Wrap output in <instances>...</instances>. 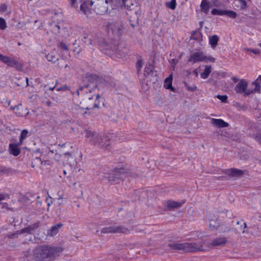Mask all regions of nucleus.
<instances>
[{"label": "nucleus", "instance_id": "1", "mask_svg": "<svg viewBox=\"0 0 261 261\" xmlns=\"http://www.w3.org/2000/svg\"><path fill=\"white\" fill-rule=\"evenodd\" d=\"M64 250V248L61 246L38 245L32 251V258L35 261H53L59 256Z\"/></svg>", "mask_w": 261, "mask_h": 261}, {"label": "nucleus", "instance_id": "2", "mask_svg": "<svg viewBox=\"0 0 261 261\" xmlns=\"http://www.w3.org/2000/svg\"><path fill=\"white\" fill-rule=\"evenodd\" d=\"M89 83V84H85L84 86H80L76 91L78 96H80V95L83 96V101L94 98L95 97V95H96L93 94V92H94L97 87V85L94 83H93V84L90 82Z\"/></svg>", "mask_w": 261, "mask_h": 261}, {"label": "nucleus", "instance_id": "3", "mask_svg": "<svg viewBox=\"0 0 261 261\" xmlns=\"http://www.w3.org/2000/svg\"><path fill=\"white\" fill-rule=\"evenodd\" d=\"M169 246L174 250H182L184 252H196L202 250V246L196 243H173Z\"/></svg>", "mask_w": 261, "mask_h": 261}, {"label": "nucleus", "instance_id": "4", "mask_svg": "<svg viewBox=\"0 0 261 261\" xmlns=\"http://www.w3.org/2000/svg\"><path fill=\"white\" fill-rule=\"evenodd\" d=\"M86 78L88 82L92 84L96 81H99L102 84L106 86L115 88L117 83L114 79L110 76H105L104 77H99L95 74H87Z\"/></svg>", "mask_w": 261, "mask_h": 261}, {"label": "nucleus", "instance_id": "5", "mask_svg": "<svg viewBox=\"0 0 261 261\" xmlns=\"http://www.w3.org/2000/svg\"><path fill=\"white\" fill-rule=\"evenodd\" d=\"M127 172L124 168H116L114 170L112 173H109L107 176L109 181L111 184H115L118 182L119 180L123 179L127 176Z\"/></svg>", "mask_w": 261, "mask_h": 261}, {"label": "nucleus", "instance_id": "6", "mask_svg": "<svg viewBox=\"0 0 261 261\" xmlns=\"http://www.w3.org/2000/svg\"><path fill=\"white\" fill-rule=\"evenodd\" d=\"M85 137L86 140L91 144L98 147V145H102L101 139L102 134H99L96 132L86 129L84 130Z\"/></svg>", "mask_w": 261, "mask_h": 261}, {"label": "nucleus", "instance_id": "7", "mask_svg": "<svg viewBox=\"0 0 261 261\" xmlns=\"http://www.w3.org/2000/svg\"><path fill=\"white\" fill-rule=\"evenodd\" d=\"M108 0H95L90 1V6L94 4V11L100 15H103L108 11Z\"/></svg>", "mask_w": 261, "mask_h": 261}, {"label": "nucleus", "instance_id": "8", "mask_svg": "<svg viewBox=\"0 0 261 261\" xmlns=\"http://www.w3.org/2000/svg\"><path fill=\"white\" fill-rule=\"evenodd\" d=\"M0 61L9 67L15 68L17 70L20 71L22 68V65L21 63L8 56L0 54Z\"/></svg>", "mask_w": 261, "mask_h": 261}, {"label": "nucleus", "instance_id": "9", "mask_svg": "<svg viewBox=\"0 0 261 261\" xmlns=\"http://www.w3.org/2000/svg\"><path fill=\"white\" fill-rule=\"evenodd\" d=\"M113 3H115L117 4H119L120 6L124 5V7L127 9V10L129 11L130 15H133L134 13L136 15V16L137 19L139 18V17L140 15V9L137 6L135 5L134 4H131V6L128 5V4H126V3H123L122 0H110Z\"/></svg>", "mask_w": 261, "mask_h": 261}, {"label": "nucleus", "instance_id": "10", "mask_svg": "<svg viewBox=\"0 0 261 261\" xmlns=\"http://www.w3.org/2000/svg\"><path fill=\"white\" fill-rule=\"evenodd\" d=\"M114 136L113 134H102L101 144L98 145V148H100L105 150H109L111 148V145L113 143V138Z\"/></svg>", "mask_w": 261, "mask_h": 261}, {"label": "nucleus", "instance_id": "11", "mask_svg": "<svg viewBox=\"0 0 261 261\" xmlns=\"http://www.w3.org/2000/svg\"><path fill=\"white\" fill-rule=\"evenodd\" d=\"M107 28L109 32H111L115 36H120L122 32V25L117 22H110L107 24Z\"/></svg>", "mask_w": 261, "mask_h": 261}, {"label": "nucleus", "instance_id": "12", "mask_svg": "<svg viewBox=\"0 0 261 261\" xmlns=\"http://www.w3.org/2000/svg\"><path fill=\"white\" fill-rule=\"evenodd\" d=\"M105 44V49L106 50L110 49V50H112L113 54H115L117 55H119L120 56H122L124 53H126V49L124 47L123 49H120V48L122 47L120 44H119L118 45H116L113 44H107L106 43H104Z\"/></svg>", "mask_w": 261, "mask_h": 261}, {"label": "nucleus", "instance_id": "13", "mask_svg": "<svg viewBox=\"0 0 261 261\" xmlns=\"http://www.w3.org/2000/svg\"><path fill=\"white\" fill-rule=\"evenodd\" d=\"M99 97V94H96L95 98L84 101L85 109L86 110H91L93 108H98L100 102L99 100H98Z\"/></svg>", "mask_w": 261, "mask_h": 261}, {"label": "nucleus", "instance_id": "14", "mask_svg": "<svg viewBox=\"0 0 261 261\" xmlns=\"http://www.w3.org/2000/svg\"><path fill=\"white\" fill-rule=\"evenodd\" d=\"M185 202V200H182L181 202H177L173 200H167L165 202L164 205L165 207L169 210H171L174 208H177L181 206V205Z\"/></svg>", "mask_w": 261, "mask_h": 261}, {"label": "nucleus", "instance_id": "15", "mask_svg": "<svg viewBox=\"0 0 261 261\" xmlns=\"http://www.w3.org/2000/svg\"><path fill=\"white\" fill-rule=\"evenodd\" d=\"M248 85V82L245 79H241L236 85L234 90L237 93L242 94L246 91Z\"/></svg>", "mask_w": 261, "mask_h": 261}, {"label": "nucleus", "instance_id": "16", "mask_svg": "<svg viewBox=\"0 0 261 261\" xmlns=\"http://www.w3.org/2000/svg\"><path fill=\"white\" fill-rule=\"evenodd\" d=\"M89 6H91L90 2L88 1L84 2L80 6L81 11L86 15L87 17H90L92 13V10L89 8Z\"/></svg>", "mask_w": 261, "mask_h": 261}, {"label": "nucleus", "instance_id": "17", "mask_svg": "<svg viewBox=\"0 0 261 261\" xmlns=\"http://www.w3.org/2000/svg\"><path fill=\"white\" fill-rule=\"evenodd\" d=\"M206 57L204 56L202 53L196 52L192 54L190 59H189V62H191L193 63H196L198 61H203L206 60Z\"/></svg>", "mask_w": 261, "mask_h": 261}, {"label": "nucleus", "instance_id": "18", "mask_svg": "<svg viewBox=\"0 0 261 261\" xmlns=\"http://www.w3.org/2000/svg\"><path fill=\"white\" fill-rule=\"evenodd\" d=\"M212 124L218 127L219 128H223L228 127L229 124L226 122H225L223 120L221 119H212Z\"/></svg>", "mask_w": 261, "mask_h": 261}, {"label": "nucleus", "instance_id": "19", "mask_svg": "<svg viewBox=\"0 0 261 261\" xmlns=\"http://www.w3.org/2000/svg\"><path fill=\"white\" fill-rule=\"evenodd\" d=\"M63 226V224L59 223L58 224L53 226L47 230V235L50 236H53L57 234L59 232V230Z\"/></svg>", "mask_w": 261, "mask_h": 261}, {"label": "nucleus", "instance_id": "20", "mask_svg": "<svg viewBox=\"0 0 261 261\" xmlns=\"http://www.w3.org/2000/svg\"><path fill=\"white\" fill-rule=\"evenodd\" d=\"M157 75L156 71L154 70V67L151 64H149L148 66H146L144 69V75L147 76L150 75L151 76H156Z\"/></svg>", "mask_w": 261, "mask_h": 261}, {"label": "nucleus", "instance_id": "21", "mask_svg": "<svg viewBox=\"0 0 261 261\" xmlns=\"http://www.w3.org/2000/svg\"><path fill=\"white\" fill-rule=\"evenodd\" d=\"M226 239L225 238H218L214 239L210 243V245L212 246H222L224 245L226 243Z\"/></svg>", "mask_w": 261, "mask_h": 261}, {"label": "nucleus", "instance_id": "22", "mask_svg": "<svg viewBox=\"0 0 261 261\" xmlns=\"http://www.w3.org/2000/svg\"><path fill=\"white\" fill-rule=\"evenodd\" d=\"M10 152L14 156L18 155L20 153V149L16 144H10L9 145Z\"/></svg>", "mask_w": 261, "mask_h": 261}, {"label": "nucleus", "instance_id": "23", "mask_svg": "<svg viewBox=\"0 0 261 261\" xmlns=\"http://www.w3.org/2000/svg\"><path fill=\"white\" fill-rule=\"evenodd\" d=\"M82 41L84 43V46L88 50H92L93 49L92 40L91 39L88 38L87 37L85 36L82 39Z\"/></svg>", "mask_w": 261, "mask_h": 261}, {"label": "nucleus", "instance_id": "24", "mask_svg": "<svg viewBox=\"0 0 261 261\" xmlns=\"http://www.w3.org/2000/svg\"><path fill=\"white\" fill-rule=\"evenodd\" d=\"M116 233L128 234L129 230L123 226H114V233Z\"/></svg>", "mask_w": 261, "mask_h": 261}, {"label": "nucleus", "instance_id": "25", "mask_svg": "<svg viewBox=\"0 0 261 261\" xmlns=\"http://www.w3.org/2000/svg\"><path fill=\"white\" fill-rule=\"evenodd\" d=\"M172 77L170 75L169 77H167L165 80L164 87L167 89H170L172 91L174 92L175 89L172 86Z\"/></svg>", "mask_w": 261, "mask_h": 261}, {"label": "nucleus", "instance_id": "26", "mask_svg": "<svg viewBox=\"0 0 261 261\" xmlns=\"http://www.w3.org/2000/svg\"><path fill=\"white\" fill-rule=\"evenodd\" d=\"M200 7L201 11L207 14L211 7L210 3L207 0H202L200 4Z\"/></svg>", "mask_w": 261, "mask_h": 261}, {"label": "nucleus", "instance_id": "27", "mask_svg": "<svg viewBox=\"0 0 261 261\" xmlns=\"http://www.w3.org/2000/svg\"><path fill=\"white\" fill-rule=\"evenodd\" d=\"M109 233H114V226L103 228L100 230V231L97 230L96 232V234L98 236H101L102 234Z\"/></svg>", "mask_w": 261, "mask_h": 261}, {"label": "nucleus", "instance_id": "28", "mask_svg": "<svg viewBox=\"0 0 261 261\" xmlns=\"http://www.w3.org/2000/svg\"><path fill=\"white\" fill-rule=\"evenodd\" d=\"M231 176H240L243 174L244 172L241 170L236 168H231L230 171H228L226 173Z\"/></svg>", "mask_w": 261, "mask_h": 261}, {"label": "nucleus", "instance_id": "29", "mask_svg": "<svg viewBox=\"0 0 261 261\" xmlns=\"http://www.w3.org/2000/svg\"><path fill=\"white\" fill-rule=\"evenodd\" d=\"M63 157L65 160L67 161V163L70 165H73L75 162V159L73 155L69 152H67L63 154Z\"/></svg>", "mask_w": 261, "mask_h": 261}, {"label": "nucleus", "instance_id": "30", "mask_svg": "<svg viewBox=\"0 0 261 261\" xmlns=\"http://www.w3.org/2000/svg\"><path fill=\"white\" fill-rule=\"evenodd\" d=\"M219 38L217 35H214L209 37V43L213 48H215L218 44Z\"/></svg>", "mask_w": 261, "mask_h": 261}, {"label": "nucleus", "instance_id": "31", "mask_svg": "<svg viewBox=\"0 0 261 261\" xmlns=\"http://www.w3.org/2000/svg\"><path fill=\"white\" fill-rule=\"evenodd\" d=\"M208 226L211 230L216 229L219 226V223L217 218L214 219H210L208 222Z\"/></svg>", "mask_w": 261, "mask_h": 261}, {"label": "nucleus", "instance_id": "32", "mask_svg": "<svg viewBox=\"0 0 261 261\" xmlns=\"http://www.w3.org/2000/svg\"><path fill=\"white\" fill-rule=\"evenodd\" d=\"M212 71V66L211 65H206L205 69L203 72L200 74V76L203 79L207 78Z\"/></svg>", "mask_w": 261, "mask_h": 261}, {"label": "nucleus", "instance_id": "33", "mask_svg": "<svg viewBox=\"0 0 261 261\" xmlns=\"http://www.w3.org/2000/svg\"><path fill=\"white\" fill-rule=\"evenodd\" d=\"M46 57L48 61L53 63H55L59 60V56L52 52L48 54Z\"/></svg>", "mask_w": 261, "mask_h": 261}, {"label": "nucleus", "instance_id": "34", "mask_svg": "<svg viewBox=\"0 0 261 261\" xmlns=\"http://www.w3.org/2000/svg\"><path fill=\"white\" fill-rule=\"evenodd\" d=\"M224 15L227 16L231 18H236L237 16V13L232 10H225Z\"/></svg>", "mask_w": 261, "mask_h": 261}, {"label": "nucleus", "instance_id": "35", "mask_svg": "<svg viewBox=\"0 0 261 261\" xmlns=\"http://www.w3.org/2000/svg\"><path fill=\"white\" fill-rule=\"evenodd\" d=\"M201 37L202 34L199 31H194L192 33L191 38L195 40H198Z\"/></svg>", "mask_w": 261, "mask_h": 261}, {"label": "nucleus", "instance_id": "36", "mask_svg": "<svg viewBox=\"0 0 261 261\" xmlns=\"http://www.w3.org/2000/svg\"><path fill=\"white\" fill-rule=\"evenodd\" d=\"M29 134V132L27 129H23L22 130L20 136L19 138V145L21 144L23 141L27 138L28 135Z\"/></svg>", "mask_w": 261, "mask_h": 261}, {"label": "nucleus", "instance_id": "37", "mask_svg": "<svg viewBox=\"0 0 261 261\" xmlns=\"http://www.w3.org/2000/svg\"><path fill=\"white\" fill-rule=\"evenodd\" d=\"M211 13L213 15H224L225 14V10H219L217 9H213Z\"/></svg>", "mask_w": 261, "mask_h": 261}, {"label": "nucleus", "instance_id": "38", "mask_svg": "<svg viewBox=\"0 0 261 261\" xmlns=\"http://www.w3.org/2000/svg\"><path fill=\"white\" fill-rule=\"evenodd\" d=\"M41 225V223L38 221L29 226L32 232L37 229Z\"/></svg>", "mask_w": 261, "mask_h": 261}, {"label": "nucleus", "instance_id": "39", "mask_svg": "<svg viewBox=\"0 0 261 261\" xmlns=\"http://www.w3.org/2000/svg\"><path fill=\"white\" fill-rule=\"evenodd\" d=\"M185 86L187 88V90L189 91L193 92L197 90V87L195 85L192 86H189L186 82H184Z\"/></svg>", "mask_w": 261, "mask_h": 261}, {"label": "nucleus", "instance_id": "40", "mask_svg": "<svg viewBox=\"0 0 261 261\" xmlns=\"http://www.w3.org/2000/svg\"><path fill=\"white\" fill-rule=\"evenodd\" d=\"M176 1H173V0H171V2H167L166 3V6L168 8L171 9V10H174L176 8Z\"/></svg>", "mask_w": 261, "mask_h": 261}, {"label": "nucleus", "instance_id": "41", "mask_svg": "<svg viewBox=\"0 0 261 261\" xmlns=\"http://www.w3.org/2000/svg\"><path fill=\"white\" fill-rule=\"evenodd\" d=\"M53 24H54V27L52 29V31L55 34L59 33L60 30V26L58 24H57L55 23H49V25H52Z\"/></svg>", "mask_w": 261, "mask_h": 261}, {"label": "nucleus", "instance_id": "42", "mask_svg": "<svg viewBox=\"0 0 261 261\" xmlns=\"http://www.w3.org/2000/svg\"><path fill=\"white\" fill-rule=\"evenodd\" d=\"M143 61L142 60L140 59L138 60L136 63V68L138 72H139L141 71V69L143 66Z\"/></svg>", "mask_w": 261, "mask_h": 261}, {"label": "nucleus", "instance_id": "43", "mask_svg": "<svg viewBox=\"0 0 261 261\" xmlns=\"http://www.w3.org/2000/svg\"><path fill=\"white\" fill-rule=\"evenodd\" d=\"M24 233L31 234L32 232L31 231L30 228L29 226L25 227L20 230L17 231V233L22 234V233Z\"/></svg>", "mask_w": 261, "mask_h": 261}, {"label": "nucleus", "instance_id": "44", "mask_svg": "<svg viewBox=\"0 0 261 261\" xmlns=\"http://www.w3.org/2000/svg\"><path fill=\"white\" fill-rule=\"evenodd\" d=\"M7 27L6 22L5 20L0 17V29L1 30H4Z\"/></svg>", "mask_w": 261, "mask_h": 261}, {"label": "nucleus", "instance_id": "45", "mask_svg": "<svg viewBox=\"0 0 261 261\" xmlns=\"http://www.w3.org/2000/svg\"><path fill=\"white\" fill-rule=\"evenodd\" d=\"M240 4V7L242 9H245L247 7V3L245 0H237Z\"/></svg>", "mask_w": 261, "mask_h": 261}, {"label": "nucleus", "instance_id": "46", "mask_svg": "<svg viewBox=\"0 0 261 261\" xmlns=\"http://www.w3.org/2000/svg\"><path fill=\"white\" fill-rule=\"evenodd\" d=\"M217 98H218L219 100H220L223 102H226L227 100V98H228L227 96L226 95H218L217 96Z\"/></svg>", "mask_w": 261, "mask_h": 261}, {"label": "nucleus", "instance_id": "47", "mask_svg": "<svg viewBox=\"0 0 261 261\" xmlns=\"http://www.w3.org/2000/svg\"><path fill=\"white\" fill-rule=\"evenodd\" d=\"M59 47L64 50H68V45L65 44L64 42H61L59 44Z\"/></svg>", "mask_w": 261, "mask_h": 261}, {"label": "nucleus", "instance_id": "48", "mask_svg": "<svg viewBox=\"0 0 261 261\" xmlns=\"http://www.w3.org/2000/svg\"><path fill=\"white\" fill-rule=\"evenodd\" d=\"M252 84L253 85H254V91H255L256 92L258 93H260V84Z\"/></svg>", "mask_w": 261, "mask_h": 261}, {"label": "nucleus", "instance_id": "49", "mask_svg": "<svg viewBox=\"0 0 261 261\" xmlns=\"http://www.w3.org/2000/svg\"><path fill=\"white\" fill-rule=\"evenodd\" d=\"M69 89V87L68 86H67L66 85H64L63 86H62L59 87L57 88V90L58 91H67V90H68Z\"/></svg>", "mask_w": 261, "mask_h": 261}, {"label": "nucleus", "instance_id": "50", "mask_svg": "<svg viewBox=\"0 0 261 261\" xmlns=\"http://www.w3.org/2000/svg\"><path fill=\"white\" fill-rule=\"evenodd\" d=\"M245 49L247 51L252 52L255 55H258L260 54V50L259 49L246 48Z\"/></svg>", "mask_w": 261, "mask_h": 261}, {"label": "nucleus", "instance_id": "51", "mask_svg": "<svg viewBox=\"0 0 261 261\" xmlns=\"http://www.w3.org/2000/svg\"><path fill=\"white\" fill-rule=\"evenodd\" d=\"M10 169L5 167H0V173H9Z\"/></svg>", "mask_w": 261, "mask_h": 261}, {"label": "nucleus", "instance_id": "52", "mask_svg": "<svg viewBox=\"0 0 261 261\" xmlns=\"http://www.w3.org/2000/svg\"><path fill=\"white\" fill-rule=\"evenodd\" d=\"M253 93H256V92L255 91H254V89H246V91L244 92V96H248Z\"/></svg>", "mask_w": 261, "mask_h": 261}, {"label": "nucleus", "instance_id": "53", "mask_svg": "<svg viewBox=\"0 0 261 261\" xmlns=\"http://www.w3.org/2000/svg\"><path fill=\"white\" fill-rule=\"evenodd\" d=\"M254 138L261 144V134H256L253 135Z\"/></svg>", "mask_w": 261, "mask_h": 261}, {"label": "nucleus", "instance_id": "54", "mask_svg": "<svg viewBox=\"0 0 261 261\" xmlns=\"http://www.w3.org/2000/svg\"><path fill=\"white\" fill-rule=\"evenodd\" d=\"M242 224L240 226V230L242 231V232H245L244 229L246 227L247 225L245 222L243 221V220H241Z\"/></svg>", "mask_w": 261, "mask_h": 261}, {"label": "nucleus", "instance_id": "55", "mask_svg": "<svg viewBox=\"0 0 261 261\" xmlns=\"http://www.w3.org/2000/svg\"><path fill=\"white\" fill-rule=\"evenodd\" d=\"M7 9V6L5 4L0 5V12H4Z\"/></svg>", "mask_w": 261, "mask_h": 261}, {"label": "nucleus", "instance_id": "56", "mask_svg": "<svg viewBox=\"0 0 261 261\" xmlns=\"http://www.w3.org/2000/svg\"><path fill=\"white\" fill-rule=\"evenodd\" d=\"M58 201H59V204H61L63 201V195L62 194H59V193H58Z\"/></svg>", "mask_w": 261, "mask_h": 261}, {"label": "nucleus", "instance_id": "57", "mask_svg": "<svg viewBox=\"0 0 261 261\" xmlns=\"http://www.w3.org/2000/svg\"><path fill=\"white\" fill-rule=\"evenodd\" d=\"M39 21L38 20H35V22H34V24L38 28V29H40L41 27H42V22L40 23V25H38V23H39Z\"/></svg>", "mask_w": 261, "mask_h": 261}, {"label": "nucleus", "instance_id": "58", "mask_svg": "<svg viewBox=\"0 0 261 261\" xmlns=\"http://www.w3.org/2000/svg\"><path fill=\"white\" fill-rule=\"evenodd\" d=\"M18 233H17V231H16V233H12V234H8L7 236L9 238H10V239H12V238H15L17 234H18Z\"/></svg>", "mask_w": 261, "mask_h": 261}, {"label": "nucleus", "instance_id": "59", "mask_svg": "<svg viewBox=\"0 0 261 261\" xmlns=\"http://www.w3.org/2000/svg\"><path fill=\"white\" fill-rule=\"evenodd\" d=\"M219 76V73L217 72H213L212 74V77H215L217 79V77Z\"/></svg>", "mask_w": 261, "mask_h": 261}, {"label": "nucleus", "instance_id": "60", "mask_svg": "<svg viewBox=\"0 0 261 261\" xmlns=\"http://www.w3.org/2000/svg\"><path fill=\"white\" fill-rule=\"evenodd\" d=\"M206 59H207V60H208L209 61L212 62H214L215 61V59L214 58L211 57H209L208 58L206 57Z\"/></svg>", "mask_w": 261, "mask_h": 261}, {"label": "nucleus", "instance_id": "61", "mask_svg": "<svg viewBox=\"0 0 261 261\" xmlns=\"http://www.w3.org/2000/svg\"><path fill=\"white\" fill-rule=\"evenodd\" d=\"M232 81L234 82V83H237L239 81V79H238L237 77L236 76H233L232 77Z\"/></svg>", "mask_w": 261, "mask_h": 261}, {"label": "nucleus", "instance_id": "62", "mask_svg": "<svg viewBox=\"0 0 261 261\" xmlns=\"http://www.w3.org/2000/svg\"><path fill=\"white\" fill-rule=\"evenodd\" d=\"M260 84L261 81H259L258 79H257L255 81L252 82V84Z\"/></svg>", "mask_w": 261, "mask_h": 261}, {"label": "nucleus", "instance_id": "63", "mask_svg": "<svg viewBox=\"0 0 261 261\" xmlns=\"http://www.w3.org/2000/svg\"><path fill=\"white\" fill-rule=\"evenodd\" d=\"M45 104L47 107H50L51 106V102L50 101H46Z\"/></svg>", "mask_w": 261, "mask_h": 261}, {"label": "nucleus", "instance_id": "64", "mask_svg": "<svg viewBox=\"0 0 261 261\" xmlns=\"http://www.w3.org/2000/svg\"><path fill=\"white\" fill-rule=\"evenodd\" d=\"M5 198V196L4 194H0V202L4 200Z\"/></svg>", "mask_w": 261, "mask_h": 261}]
</instances>
